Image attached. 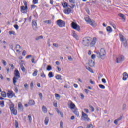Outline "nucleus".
Masks as SVG:
<instances>
[{"label":"nucleus","mask_w":128,"mask_h":128,"mask_svg":"<svg viewBox=\"0 0 128 128\" xmlns=\"http://www.w3.org/2000/svg\"><path fill=\"white\" fill-rule=\"evenodd\" d=\"M96 54L98 58H101V60H104L106 58V52L104 49L101 48L100 52L95 51Z\"/></svg>","instance_id":"1"},{"label":"nucleus","mask_w":128,"mask_h":128,"mask_svg":"<svg viewBox=\"0 0 128 128\" xmlns=\"http://www.w3.org/2000/svg\"><path fill=\"white\" fill-rule=\"evenodd\" d=\"M20 78V72L17 69L14 70V76L13 78V84L14 86H16V80H18Z\"/></svg>","instance_id":"2"},{"label":"nucleus","mask_w":128,"mask_h":128,"mask_svg":"<svg viewBox=\"0 0 128 128\" xmlns=\"http://www.w3.org/2000/svg\"><path fill=\"white\" fill-rule=\"evenodd\" d=\"M92 40V38L90 37H86L83 38L82 44L85 46H88L90 44V42Z\"/></svg>","instance_id":"3"},{"label":"nucleus","mask_w":128,"mask_h":128,"mask_svg":"<svg viewBox=\"0 0 128 128\" xmlns=\"http://www.w3.org/2000/svg\"><path fill=\"white\" fill-rule=\"evenodd\" d=\"M119 36L120 38V40L122 42L124 46L126 48V46H128V42L126 41V38L123 35L121 34H119Z\"/></svg>","instance_id":"4"},{"label":"nucleus","mask_w":128,"mask_h":128,"mask_svg":"<svg viewBox=\"0 0 128 128\" xmlns=\"http://www.w3.org/2000/svg\"><path fill=\"white\" fill-rule=\"evenodd\" d=\"M71 26L72 28L78 30V32H80V27L78 26V24H77L76 22H72L71 23Z\"/></svg>","instance_id":"5"},{"label":"nucleus","mask_w":128,"mask_h":128,"mask_svg":"<svg viewBox=\"0 0 128 128\" xmlns=\"http://www.w3.org/2000/svg\"><path fill=\"white\" fill-rule=\"evenodd\" d=\"M82 120H86V122H90V119L88 118V115L84 112H82Z\"/></svg>","instance_id":"6"},{"label":"nucleus","mask_w":128,"mask_h":128,"mask_svg":"<svg viewBox=\"0 0 128 128\" xmlns=\"http://www.w3.org/2000/svg\"><path fill=\"white\" fill-rule=\"evenodd\" d=\"M56 24L60 28H64L66 26V22L62 20H56Z\"/></svg>","instance_id":"7"},{"label":"nucleus","mask_w":128,"mask_h":128,"mask_svg":"<svg viewBox=\"0 0 128 128\" xmlns=\"http://www.w3.org/2000/svg\"><path fill=\"white\" fill-rule=\"evenodd\" d=\"M85 20L87 22H88L92 26H96V22L94 20H91L90 18H85Z\"/></svg>","instance_id":"8"},{"label":"nucleus","mask_w":128,"mask_h":128,"mask_svg":"<svg viewBox=\"0 0 128 128\" xmlns=\"http://www.w3.org/2000/svg\"><path fill=\"white\" fill-rule=\"evenodd\" d=\"M124 56H120L118 58H116V62L117 64H118L120 62H124Z\"/></svg>","instance_id":"9"},{"label":"nucleus","mask_w":128,"mask_h":128,"mask_svg":"<svg viewBox=\"0 0 128 128\" xmlns=\"http://www.w3.org/2000/svg\"><path fill=\"white\" fill-rule=\"evenodd\" d=\"M96 38L94 37L93 38V40L92 41V42L90 44V46H94V44H96Z\"/></svg>","instance_id":"10"},{"label":"nucleus","mask_w":128,"mask_h":128,"mask_svg":"<svg viewBox=\"0 0 128 128\" xmlns=\"http://www.w3.org/2000/svg\"><path fill=\"white\" fill-rule=\"evenodd\" d=\"M69 102H70V108L71 110H74V108H76V104H74L70 100Z\"/></svg>","instance_id":"11"},{"label":"nucleus","mask_w":128,"mask_h":128,"mask_svg":"<svg viewBox=\"0 0 128 128\" xmlns=\"http://www.w3.org/2000/svg\"><path fill=\"white\" fill-rule=\"evenodd\" d=\"M128 73H126V72H124L123 73V78H122L123 80H128Z\"/></svg>","instance_id":"12"},{"label":"nucleus","mask_w":128,"mask_h":128,"mask_svg":"<svg viewBox=\"0 0 128 128\" xmlns=\"http://www.w3.org/2000/svg\"><path fill=\"white\" fill-rule=\"evenodd\" d=\"M88 64L90 66H94V61H92V60H89Z\"/></svg>","instance_id":"13"},{"label":"nucleus","mask_w":128,"mask_h":128,"mask_svg":"<svg viewBox=\"0 0 128 128\" xmlns=\"http://www.w3.org/2000/svg\"><path fill=\"white\" fill-rule=\"evenodd\" d=\"M10 112L12 114H14V116H16V114H18V111L16 110H15L14 108L13 109H12L10 110Z\"/></svg>","instance_id":"14"},{"label":"nucleus","mask_w":128,"mask_h":128,"mask_svg":"<svg viewBox=\"0 0 128 128\" xmlns=\"http://www.w3.org/2000/svg\"><path fill=\"white\" fill-rule=\"evenodd\" d=\"M70 12H72V10H70V8H68L64 10V14H70Z\"/></svg>","instance_id":"15"},{"label":"nucleus","mask_w":128,"mask_h":128,"mask_svg":"<svg viewBox=\"0 0 128 128\" xmlns=\"http://www.w3.org/2000/svg\"><path fill=\"white\" fill-rule=\"evenodd\" d=\"M32 26H35L36 28L38 26V24H36V20H33L32 21Z\"/></svg>","instance_id":"16"},{"label":"nucleus","mask_w":128,"mask_h":128,"mask_svg":"<svg viewBox=\"0 0 128 128\" xmlns=\"http://www.w3.org/2000/svg\"><path fill=\"white\" fill-rule=\"evenodd\" d=\"M28 104H29V106H34V104H35L34 100H30L28 102Z\"/></svg>","instance_id":"17"},{"label":"nucleus","mask_w":128,"mask_h":128,"mask_svg":"<svg viewBox=\"0 0 128 128\" xmlns=\"http://www.w3.org/2000/svg\"><path fill=\"white\" fill-rule=\"evenodd\" d=\"M42 110L43 112H44V114L48 112V108H46L44 106H42Z\"/></svg>","instance_id":"18"},{"label":"nucleus","mask_w":128,"mask_h":128,"mask_svg":"<svg viewBox=\"0 0 128 128\" xmlns=\"http://www.w3.org/2000/svg\"><path fill=\"white\" fill-rule=\"evenodd\" d=\"M106 31L108 32H112V27L108 26L106 28Z\"/></svg>","instance_id":"19"},{"label":"nucleus","mask_w":128,"mask_h":128,"mask_svg":"<svg viewBox=\"0 0 128 128\" xmlns=\"http://www.w3.org/2000/svg\"><path fill=\"white\" fill-rule=\"evenodd\" d=\"M56 80H62V76L60 74H57L56 76Z\"/></svg>","instance_id":"20"},{"label":"nucleus","mask_w":128,"mask_h":128,"mask_svg":"<svg viewBox=\"0 0 128 128\" xmlns=\"http://www.w3.org/2000/svg\"><path fill=\"white\" fill-rule=\"evenodd\" d=\"M18 108L20 110H24V106H22V104H18Z\"/></svg>","instance_id":"21"},{"label":"nucleus","mask_w":128,"mask_h":128,"mask_svg":"<svg viewBox=\"0 0 128 128\" xmlns=\"http://www.w3.org/2000/svg\"><path fill=\"white\" fill-rule=\"evenodd\" d=\"M28 10V6H21V12H22L24 10Z\"/></svg>","instance_id":"22"},{"label":"nucleus","mask_w":128,"mask_h":128,"mask_svg":"<svg viewBox=\"0 0 128 128\" xmlns=\"http://www.w3.org/2000/svg\"><path fill=\"white\" fill-rule=\"evenodd\" d=\"M48 122H49L48 117H46L44 120V124H46V126H48Z\"/></svg>","instance_id":"23"},{"label":"nucleus","mask_w":128,"mask_h":128,"mask_svg":"<svg viewBox=\"0 0 128 128\" xmlns=\"http://www.w3.org/2000/svg\"><path fill=\"white\" fill-rule=\"evenodd\" d=\"M86 70H88L89 72H92V74H94V70H92V68H90V66H86Z\"/></svg>","instance_id":"24"},{"label":"nucleus","mask_w":128,"mask_h":128,"mask_svg":"<svg viewBox=\"0 0 128 128\" xmlns=\"http://www.w3.org/2000/svg\"><path fill=\"white\" fill-rule=\"evenodd\" d=\"M42 38H44V36H40L36 37L35 40H42Z\"/></svg>","instance_id":"25"},{"label":"nucleus","mask_w":128,"mask_h":128,"mask_svg":"<svg viewBox=\"0 0 128 128\" xmlns=\"http://www.w3.org/2000/svg\"><path fill=\"white\" fill-rule=\"evenodd\" d=\"M73 112H74V114H76V116H80L78 112V109L77 108L76 110H74Z\"/></svg>","instance_id":"26"},{"label":"nucleus","mask_w":128,"mask_h":128,"mask_svg":"<svg viewBox=\"0 0 128 128\" xmlns=\"http://www.w3.org/2000/svg\"><path fill=\"white\" fill-rule=\"evenodd\" d=\"M1 96H2V98H6V92L3 91L1 92Z\"/></svg>","instance_id":"27"},{"label":"nucleus","mask_w":128,"mask_h":128,"mask_svg":"<svg viewBox=\"0 0 128 128\" xmlns=\"http://www.w3.org/2000/svg\"><path fill=\"white\" fill-rule=\"evenodd\" d=\"M20 68L22 72H26V68H24V65H22V64H20Z\"/></svg>","instance_id":"28"},{"label":"nucleus","mask_w":128,"mask_h":128,"mask_svg":"<svg viewBox=\"0 0 128 128\" xmlns=\"http://www.w3.org/2000/svg\"><path fill=\"white\" fill-rule=\"evenodd\" d=\"M12 91H10V90H8V92L6 94L8 98H10V96H12Z\"/></svg>","instance_id":"29"},{"label":"nucleus","mask_w":128,"mask_h":128,"mask_svg":"<svg viewBox=\"0 0 128 128\" xmlns=\"http://www.w3.org/2000/svg\"><path fill=\"white\" fill-rule=\"evenodd\" d=\"M72 36H73L74 38H76V40H78V35L76 34V32H73V33H72Z\"/></svg>","instance_id":"30"},{"label":"nucleus","mask_w":128,"mask_h":128,"mask_svg":"<svg viewBox=\"0 0 128 128\" xmlns=\"http://www.w3.org/2000/svg\"><path fill=\"white\" fill-rule=\"evenodd\" d=\"M44 22L45 24H52V20H44Z\"/></svg>","instance_id":"31"},{"label":"nucleus","mask_w":128,"mask_h":128,"mask_svg":"<svg viewBox=\"0 0 128 128\" xmlns=\"http://www.w3.org/2000/svg\"><path fill=\"white\" fill-rule=\"evenodd\" d=\"M10 110L14 108V104L12 102L11 104L10 105Z\"/></svg>","instance_id":"32"},{"label":"nucleus","mask_w":128,"mask_h":128,"mask_svg":"<svg viewBox=\"0 0 128 128\" xmlns=\"http://www.w3.org/2000/svg\"><path fill=\"white\" fill-rule=\"evenodd\" d=\"M48 78H54V74L52 72H50L48 74Z\"/></svg>","instance_id":"33"},{"label":"nucleus","mask_w":128,"mask_h":128,"mask_svg":"<svg viewBox=\"0 0 128 128\" xmlns=\"http://www.w3.org/2000/svg\"><path fill=\"white\" fill-rule=\"evenodd\" d=\"M118 16H120V18H122L123 20H126V18H124V14L120 13L118 14Z\"/></svg>","instance_id":"34"},{"label":"nucleus","mask_w":128,"mask_h":128,"mask_svg":"<svg viewBox=\"0 0 128 128\" xmlns=\"http://www.w3.org/2000/svg\"><path fill=\"white\" fill-rule=\"evenodd\" d=\"M0 106L2 108H4V101L2 100L0 102Z\"/></svg>","instance_id":"35"},{"label":"nucleus","mask_w":128,"mask_h":128,"mask_svg":"<svg viewBox=\"0 0 128 128\" xmlns=\"http://www.w3.org/2000/svg\"><path fill=\"white\" fill-rule=\"evenodd\" d=\"M63 7L64 8H68V4L66 2H64L62 4Z\"/></svg>","instance_id":"36"},{"label":"nucleus","mask_w":128,"mask_h":128,"mask_svg":"<svg viewBox=\"0 0 128 128\" xmlns=\"http://www.w3.org/2000/svg\"><path fill=\"white\" fill-rule=\"evenodd\" d=\"M38 74V70H36L32 74L33 76H36Z\"/></svg>","instance_id":"37"},{"label":"nucleus","mask_w":128,"mask_h":128,"mask_svg":"<svg viewBox=\"0 0 128 128\" xmlns=\"http://www.w3.org/2000/svg\"><path fill=\"white\" fill-rule=\"evenodd\" d=\"M98 86L99 88H102V90H104V88H106V87L104 86L102 84H100L98 85Z\"/></svg>","instance_id":"38"},{"label":"nucleus","mask_w":128,"mask_h":128,"mask_svg":"<svg viewBox=\"0 0 128 128\" xmlns=\"http://www.w3.org/2000/svg\"><path fill=\"white\" fill-rule=\"evenodd\" d=\"M24 88L26 90H28V84L26 83L24 84Z\"/></svg>","instance_id":"39"},{"label":"nucleus","mask_w":128,"mask_h":128,"mask_svg":"<svg viewBox=\"0 0 128 128\" xmlns=\"http://www.w3.org/2000/svg\"><path fill=\"white\" fill-rule=\"evenodd\" d=\"M52 68V66L50 65H48L47 66V68H46V70H51Z\"/></svg>","instance_id":"40"},{"label":"nucleus","mask_w":128,"mask_h":128,"mask_svg":"<svg viewBox=\"0 0 128 128\" xmlns=\"http://www.w3.org/2000/svg\"><path fill=\"white\" fill-rule=\"evenodd\" d=\"M55 96L56 98V100H58H58L60 98V95L58 94H55Z\"/></svg>","instance_id":"41"},{"label":"nucleus","mask_w":128,"mask_h":128,"mask_svg":"<svg viewBox=\"0 0 128 128\" xmlns=\"http://www.w3.org/2000/svg\"><path fill=\"white\" fill-rule=\"evenodd\" d=\"M28 120H29V122H32V114H29L28 116Z\"/></svg>","instance_id":"42"},{"label":"nucleus","mask_w":128,"mask_h":128,"mask_svg":"<svg viewBox=\"0 0 128 128\" xmlns=\"http://www.w3.org/2000/svg\"><path fill=\"white\" fill-rule=\"evenodd\" d=\"M16 128H18V122L17 120H15Z\"/></svg>","instance_id":"43"},{"label":"nucleus","mask_w":128,"mask_h":128,"mask_svg":"<svg viewBox=\"0 0 128 128\" xmlns=\"http://www.w3.org/2000/svg\"><path fill=\"white\" fill-rule=\"evenodd\" d=\"M89 108H91L92 112H94V106H92L90 105Z\"/></svg>","instance_id":"44"},{"label":"nucleus","mask_w":128,"mask_h":128,"mask_svg":"<svg viewBox=\"0 0 128 128\" xmlns=\"http://www.w3.org/2000/svg\"><path fill=\"white\" fill-rule=\"evenodd\" d=\"M38 2V0H33L32 3L34 4H36Z\"/></svg>","instance_id":"45"},{"label":"nucleus","mask_w":128,"mask_h":128,"mask_svg":"<svg viewBox=\"0 0 128 128\" xmlns=\"http://www.w3.org/2000/svg\"><path fill=\"white\" fill-rule=\"evenodd\" d=\"M88 128H94L93 126H92V124H90L89 125H88L87 126Z\"/></svg>","instance_id":"46"},{"label":"nucleus","mask_w":128,"mask_h":128,"mask_svg":"<svg viewBox=\"0 0 128 128\" xmlns=\"http://www.w3.org/2000/svg\"><path fill=\"white\" fill-rule=\"evenodd\" d=\"M38 96H40V100H42V94L39 93Z\"/></svg>","instance_id":"47"},{"label":"nucleus","mask_w":128,"mask_h":128,"mask_svg":"<svg viewBox=\"0 0 128 128\" xmlns=\"http://www.w3.org/2000/svg\"><path fill=\"white\" fill-rule=\"evenodd\" d=\"M64 124V123L62 122V121H60V128H64V126H62Z\"/></svg>","instance_id":"48"},{"label":"nucleus","mask_w":128,"mask_h":128,"mask_svg":"<svg viewBox=\"0 0 128 128\" xmlns=\"http://www.w3.org/2000/svg\"><path fill=\"white\" fill-rule=\"evenodd\" d=\"M9 34H14V31H9L8 32Z\"/></svg>","instance_id":"49"},{"label":"nucleus","mask_w":128,"mask_h":128,"mask_svg":"<svg viewBox=\"0 0 128 128\" xmlns=\"http://www.w3.org/2000/svg\"><path fill=\"white\" fill-rule=\"evenodd\" d=\"M2 62L4 66H6V62L4 60H2Z\"/></svg>","instance_id":"50"},{"label":"nucleus","mask_w":128,"mask_h":128,"mask_svg":"<svg viewBox=\"0 0 128 128\" xmlns=\"http://www.w3.org/2000/svg\"><path fill=\"white\" fill-rule=\"evenodd\" d=\"M126 104H123L122 110H126Z\"/></svg>","instance_id":"51"},{"label":"nucleus","mask_w":128,"mask_h":128,"mask_svg":"<svg viewBox=\"0 0 128 128\" xmlns=\"http://www.w3.org/2000/svg\"><path fill=\"white\" fill-rule=\"evenodd\" d=\"M53 46H54L55 48H58V44L54 43L53 44Z\"/></svg>","instance_id":"52"},{"label":"nucleus","mask_w":128,"mask_h":128,"mask_svg":"<svg viewBox=\"0 0 128 128\" xmlns=\"http://www.w3.org/2000/svg\"><path fill=\"white\" fill-rule=\"evenodd\" d=\"M14 26L16 28V30H18V25L14 24Z\"/></svg>","instance_id":"53"},{"label":"nucleus","mask_w":128,"mask_h":128,"mask_svg":"<svg viewBox=\"0 0 128 128\" xmlns=\"http://www.w3.org/2000/svg\"><path fill=\"white\" fill-rule=\"evenodd\" d=\"M68 0L70 3L76 4V1L74 0Z\"/></svg>","instance_id":"54"},{"label":"nucleus","mask_w":128,"mask_h":128,"mask_svg":"<svg viewBox=\"0 0 128 128\" xmlns=\"http://www.w3.org/2000/svg\"><path fill=\"white\" fill-rule=\"evenodd\" d=\"M26 52L25 50H23L22 52V56H26Z\"/></svg>","instance_id":"55"},{"label":"nucleus","mask_w":128,"mask_h":128,"mask_svg":"<svg viewBox=\"0 0 128 128\" xmlns=\"http://www.w3.org/2000/svg\"><path fill=\"white\" fill-rule=\"evenodd\" d=\"M72 6L68 5V6H69V8H72V9L74 8L76 6L75 4H72Z\"/></svg>","instance_id":"56"},{"label":"nucleus","mask_w":128,"mask_h":128,"mask_svg":"<svg viewBox=\"0 0 128 128\" xmlns=\"http://www.w3.org/2000/svg\"><path fill=\"white\" fill-rule=\"evenodd\" d=\"M102 82H104V84H106V80L105 78H102Z\"/></svg>","instance_id":"57"},{"label":"nucleus","mask_w":128,"mask_h":128,"mask_svg":"<svg viewBox=\"0 0 128 128\" xmlns=\"http://www.w3.org/2000/svg\"><path fill=\"white\" fill-rule=\"evenodd\" d=\"M68 60H70V61L72 60V58L71 56H68Z\"/></svg>","instance_id":"58"},{"label":"nucleus","mask_w":128,"mask_h":128,"mask_svg":"<svg viewBox=\"0 0 128 128\" xmlns=\"http://www.w3.org/2000/svg\"><path fill=\"white\" fill-rule=\"evenodd\" d=\"M80 96L82 97V100H84V94L80 93Z\"/></svg>","instance_id":"59"},{"label":"nucleus","mask_w":128,"mask_h":128,"mask_svg":"<svg viewBox=\"0 0 128 128\" xmlns=\"http://www.w3.org/2000/svg\"><path fill=\"white\" fill-rule=\"evenodd\" d=\"M91 58H92V60H94V58H96V54H92L91 56Z\"/></svg>","instance_id":"60"},{"label":"nucleus","mask_w":128,"mask_h":128,"mask_svg":"<svg viewBox=\"0 0 128 128\" xmlns=\"http://www.w3.org/2000/svg\"><path fill=\"white\" fill-rule=\"evenodd\" d=\"M32 64H36V62H34V58H32Z\"/></svg>","instance_id":"61"},{"label":"nucleus","mask_w":128,"mask_h":128,"mask_svg":"<svg viewBox=\"0 0 128 128\" xmlns=\"http://www.w3.org/2000/svg\"><path fill=\"white\" fill-rule=\"evenodd\" d=\"M118 122V120L117 119H116V120H114V124H116V126H117Z\"/></svg>","instance_id":"62"},{"label":"nucleus","mask_w":128,"mask_h":128,"mask_svg":"<svg viewBox=\"0 0 128 128\" xmlns=\"http://www.w3.org/2000/svg\"><path fill=\"white\" fill-rule=\"evenodd\" d=\"M16 48H19V50L20 48V44H16Z\"/></svg>","instance_id":"63"},{"label":"nucleus","mask_w":128,"mask_h":128,"mask_svg":"<svg viewBox=\"0 0 128 128\" xmlns=\"http://www.w3.org/2000/svg\"><path fill=\"white\" fill-rule=\"evenodd\" d=\"M88 92H90V90L88 89H84V92L88 94Z\"/></svg>","instance_id":"64"}]
</instances>
